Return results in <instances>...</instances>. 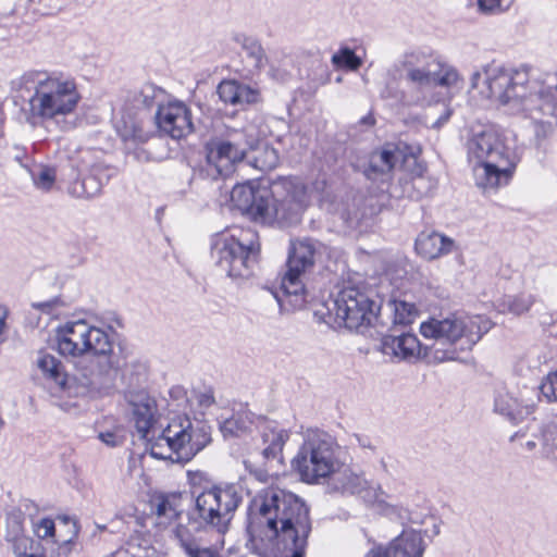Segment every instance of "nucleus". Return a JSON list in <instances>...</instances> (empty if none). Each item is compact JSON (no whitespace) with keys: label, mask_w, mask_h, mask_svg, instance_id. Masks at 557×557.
Segmentation results:
<instances>
[{"label":"nucleus","mask_w":557,"mask_h":557,"mask_svg":"<svg viewBox=\"0 0 557 557\" xmlns=\"http://www.w3.org/2000/svg\"><path fill=\"white\" fill-rule=\"evenodd\" d=\"M471 88L507 111L528 119L541 149L557 131V72L509 69L492 62L471 76Z\"/></svg>","instance_id":"nucleus-1"},{"label":"nucleus","mask_w":557,"mask_h":557,"mask_svg":"<svg viewBox=\"0 0 557 557\" xmlns=\"http://www.w3.org/2000/svg\"><path fill=\"white\" fill-rule=\"evenodd\" d=\"M311 530L310 508L298 495L271 486L252 498L247 531L261 553L304 557Z\"/></svg>","instance_id":"nucleus-2"},{"label":"nucleus","mask_w":557,"mask_h":557,"mask_svg":"<svg viewBox=\"0 0 557 557\" xmlns=\"http://www.w3.org/2000/svg\"><path fill=\"white\" fill-rule=\"evenodd\" d=\"M286 196L280 200L274 199L276 190L252 185L238 184L231 191L233 205L243 213L260 223L293 224L299 221L300 213L307 203V191L299 181H286L283 184Z\"/></svg>","instance_id":"nucleus-3"},{"label":"nucleus","mask_w":557,"mask_h":557,"mask_svg":"<svg viewBox=\"0 0 557 557\" xmlns=\"http://www.w3.org/2000/svg\"><path fill=\"white\" fill-rule=\"evenodd\" d=\"M36 367L51 393L57 396L99 395L108 391L114 380V363L97 358L79 361L72 376L64 372L57 357L45 351L38 352Z\"/></svg>","instance_id":"nucleus-4"},{"label":"nucleus","mask_w":557,"mask_h":557,"mask_svg":"<svg viewBox=\"0 0 557 557\" xmlns=\"http://www.w3.org/2000/svg\"><path fill=\"white\" fill-rule=\"evenodd\" d=\"M14 85L34 90L28 100L29 119L60 123L73 114L82 99L76 82L62 75L40 72L24 73Z\"/></svg>","instance_id":"nucleus-5"},{"label":"nucleus","mask_w":557,"mask_h":557,"mask_svg":"<svg viewBox=\"0 0 557 557\" xmlns=\"http://www.w3.org/2000/svg\"><path fill=\"white\" fill-rule=\"evenodd\" d=\"M468 158L470 162H475V184L484 191L496 190L507 185L520 161L515 149L492 127L474 134L469 139Z\"/></svg>","instance_id":"nucleus-6"},{"label":"nucleus","mask_w":557,"mask_h":557,"mask_svg":"<svg viewBox=\"0 0 557 557\" xmlns=\"http://www.w3.org/2000/svg\"><path fill=\"white\" fill-rule=\"evenodd\" d=\"M493 323L483 315L450 314L444 319L431 318L420 325L424 338L435 341L433 358L436 362L459 360V352L472 349L488 332Z\"/></svg>","instance_id":"nucleus-7"},{"label":"nucleus","mask_w":557,"mask_h":557,"mask_svg":"<svg viewBox=\"0 0 557 557\" xmlns=\"http://www.w3.org/2000/svg\"><path fill=\"white\" fill-rule=\"evenodd\" d=\"M151 456L173 462H187L211 442L210 426L188 416L174 417L160 434L151 435Z\"/></svg>","instance_id":"nucleus-8"},{"label":"nucleus","mask_w":557,"mask_h":557,"mask_svg":"<svg viewBox=\"0 0 557 557\" xmlns=\"http://www.w3.org/2000/svg\"><path fill=\"white\" fill-rule=\"evenodd\" d=\"M259 251L258 234L251 228L234 227L215 234L212 238L211 256L215 264L233 278L251 275Z\"/></svg>","instance_id":"nucleus-9"},{"label":"nucleus","mask_w":557,"mask_h":557,"mask_svg":"<svg viewBox=\"0 0 557 557\" xmlns=\"http://www.w3.org/2000/svg\"><path fill=\"white\" fill-rule=\"evenodd\" d=\"M339 460V445L329 433L308 429L304 442L292 460L302 482L317 484L332 474Z\"/></svg>","instance_id":"nucleus-10"},{"label":"nucleus","mask_w":557,"mask_h":557,"mask_svg":"<svg viewBox=\"0 0 557 557\" xmlns=\"http://www.w3.org/2000/svg\"><path fill=\"white\" fill-rule=\"evenodd\" d=\"M55 337L58 350L64 357H87L81 361L97 358L113 363V342L110 334L86 320L65 322L57 329Z\"/></svg>","instance_id":"nucleus-11"},{"label":"nucleus","mask_w":557,"mask_h":557,"mask_svg":"<svg viewBox=\"0 0 557 557\" xmlns=\"http://www.w3.org/2000/svg\"><path fill=\"white\" fill-rule=\"evenodd\" d=\"M315 244L310 239H299L290 243L287 259V270L282 277L278 292L274 297L282 309H300L306 304V287L304 277L314 264Z\"/></svg>","instance_id":"nucleus-12"},{"label":"nucleus","mask_w":557,"mask_h":557,"mask_svg":"<svg viewBox=\"0 0 557 557\" xmlns=\"http://www.w3.org/2000/svg\"><path fill=\"white\" fill-rule=\"evenodd\" d=\"M345 327L363 333L380 318L382 307L356 288H345L327 306Z\"/></svg>","instance_id":"nucleus-13"},{"label":"nucleus","mask_w":557,"mask_h":557,"mask_svg":"<svg viewBox=\"0 0 557 557\" xmlns=\"http://www.w3.org/2000/svg\"><path fill=\"white\" fill-rule=\"evenodd\" d=\"M242 503V494L235 485L213 486L201 492L195 500L201 521L220 533H225L235 510Z\"/></svg>","instance_id":"nucleus-14"},{"label":"nucleus","mask_w":557,"mask_h":557,"mask_svg":"<svg viewBox=\"0 0 557 557\" xmlns=\"http://www.w3.org/2000/svg\"><path fill=\"white\" fill-rule=\"evenodd\" d=\"M400 63L406 79L421 89L435 86L451 87L459 81L456 69L421 51L406 53Z\"/></svg>","instance_id":"nucleus-15"},{"label":"nucleus","mask_w":557,"mask_h":557,"mask_svg":"<svg viewBox=\"0 0 557 557\" xmlns=\"http://www.w3.org/2000/svg\"><path fill=\"white\" fill-rule=\"evenodd\" d=\"M256 138L245 132H236L228 139L212 141L208 146L206 171L213 180L230 176L236 163L242 162L252 148Z\"/></svg>","instance_id":"nucleus-16"},{"label":"nucleus","mask_w":557,"mask_h":557,"mask_svg":"<svg viewBox=\"0 0 557 557\" xmlns=\"http://www.w3.org/2000/svg\"><path fill=\"white\" fill-rule=\"evenodd\" d=\"M327 487L332 492L342 495H358L366 504V495L372 490H376L379 484H374L364 478L362 471L354 466L337 461L332 474L327 475Z\"/></svg>","instance_id":"nucleus-17"},{"label":"nucleus","mask_w":557,"mask_h":557,"mask_svg":"<svg viewBox=\"0 0 557 557\" xmlns=\"http://www.w3.org/2000/svg\"><path fill=\"white\" fill-rule=\"evenodd\" d=\"M159 129L173 139H181L193 132L191 112L182 101L159 106L156 113Z\"/></svg>","instance_id":"nucleus-18"},{"label":"nucleus","mask_w":557,"mask_h":557,"mask_svg":"<svg viewBox=\"0 0 557 557\" xmlns=\"http://www.w3.org/2000/svg\"><path fill=\"white\" fill-rule=\"evenodd\" d=\"M400 161L416 163V152L412 150L406 157L400 145L387 144L370 154L364 175L372 181H384Z\"/></svg>","instance_id":"nucleus-19"},{"label":"nucleus","mask_w":557,"mask_h":557,"mask_svg":"<svg viewBox=\"0 0 557 557\" xmlns=\"http://www.w3.org/2000/svg\"><path fill=\"white\" fill-rule=\"evenodd\" d=\"M424 550L422 534L413 529H407L388 545L371 548L364 557H422Z\"/></svg>","instance_id":"nucleus-20"},{"label":"nucleus","mask_w":557,"mask_h":557,"mask_svg":"<svg viewBox=\"0 0 557 557\" xmlns=\"http://www.w3.org/2000/svg\"><path fill=\"white\" fill-rule=\"evenodd\" d=\"M92 152L89 149L78 151L76 158H70L71 165L77 170L79 174H85L82 178V187L87 197L98 195L104 183L109 181L110 174L101 164H94Z\"/></svg>","instance_id":"nucleus-21"},{"label":"nucleus","mask_w":557,"mask_h":557,"mask_svg":"<svg viewBox=\"0 0 557 557\" xmlns=\"http://www.w3.org/2000/svg\"><path fill=\"white\" fill-rule=\"evenodd\" d=\"M128 403L133 408V420L143 438L150 441L154 433L156 401L146 393L131 394Z\"/></svg>","instance_id":"nucleus-22"},{"label":"nucleus","mask_w":557,"mask_h":557,"mask_svg":"<svg viewBox=\"0 0 557 557\" xmlns=\"http://www.w3.org/2000/svg\"><path fill=\"white\" fill-rule=\"evenodd\" d=\"M421 348L420 341L412 333L385 335L382 338L383 354L399 361L412 362L418 360L421 356Z\"/></svg>","instance_id":"nucleus-23"},{"label":"nucleus","mask_w":557,"mask_h":557,"mask_svg":"<svg viewBox=\"0 0 557 557\" xmlns=\"http://www.w3.org/2000/svg\"><path fill=\"white\" fill-rule=\"evenodd\" d=\"M388 499L389 496L380 484L376 490H372L366 495V504L389 520L400 523L417 522L406 504L392 503Z\"/></svg>","instance_id":"nucleus-24"},{"label":"nucleus","mask_w":557,"mask_h":557,"mask_svg":"<svg viewBox=\"0 0 557 557\" xmlns=\"http://www.w3.org/2000/svg\"><path fill=\"white\" fill-rule=\"evenodd\" d=\"M453 248L454 240L437 232H422L416 239L417 252L428 260L447 255Z\"/></svg>","instance_id":"nucleus-25"},{"label":"nucleus","mask_w":557,"mask_h":557,"mask_svg":"<svg viewBox=\"0 0 557 557\" xmlns=\"http://www.w3.org/2000/svg\"><path fill=\"white\" fill-rule=\"evenodd\" d=\"M218 95L224 103L245 106L258 100V91L236 81H223L218 86Z\"/></svg>","instance_id":"nucleus-26"},{"label":"nucleus","mask_w":557,"mask_h":557,"mask_svg":"<svg viewBox=\"0 0 557 557\" xmlns=\"http://www.w3.org/2000/svg\"><path fill=\"white\" fill-rule=\"evenodd\" d=\"M151 505L159 525L182 519L181 495L178 494H159L152 498Z\"/></svg>","instance_id":"nucleus-27"},{"label":"nucleus","mask_w":557,"mask_h":557,"mask_svg":"<svg viewBox=\"0 0 557 557\" xmlns=\"http://www.w3.org/2000/svg\"><path fill=\"white\" fill-rule=\"evenodd\" d=\"M534 302L535 297L532 294L505 295L497 300L496 308L500 313L521 315L528 312Z\"/></svg>","instance_id":"nucleus-28"},{"label":"nucleus","mask_w":557,"mask_h":557,"mask_svg":"<svg viewBox=\"0 0 557 557\" xmlns=\"http://www.w3.org/2000/svg\"><path fill=\"white\" fill-rule=\"evenodd\" d=\"M383 310L392 317L394 325H409L418 315L416 305L406 300L389 299Z\"/></svg>","instance_id":"nucleus-29"},{"label":"nucleus","mask_w":557,"mask_h":557,"mask_svg":"<svg viewBox=\"0 0 557 557\" xmlns=\"http://www.w3.org/2000/svg\"><path fill=\"white\" fill-rule=\"evenodd\" d=\"M248 150H252V152L250 156L247 153L245 158L248 159L251 166L259 171H271L278 164V153L273 147L263 144L255 148L253 144L252 148Z\"/></svg>","instance_id":"nucleus-30"},{"label":"nucleus","mask_w":557,"mask_h":557,"mask_svg":"<svg viewBox=\"0 0 557 557\" xmlns=\"http://www.w3.org/2000/svg\"><path fill=\"white\" fill-rule=\"evenodd\" d=\"M289 438V433L284 429L268 426L262 433L263 444L265 445L262 454L267 459L277 458Z\"/></svg>","instance_id":"nucleus-31"},{"label":"nucleus","mask_w":557,"mask_h":557,"mask_svg":"<svg viewBox=\"0 0 557 557\" xmlns=\"http://www.w3.org/2000/svg\"><path fill=\"white\" fill-rule=\"evenodd\" d=\"M494 410L510 420L520 419L517 397L509 392L504 391L497 393L494 401Z\"/></svg>","instance_id":"nucleus-32"},{"label":"nucleus","mask_w":557,"mask_h":557,"mask_svg":"<svg viewBox=\"0 0 557 557\" xmlns=\"http://www.w3.org/2000/svg\"><path fill=\"white\" fill-rule=\"evenodd\" d=\"M10 543L15 557H44L39 543L26 535Z\"/></svg>","instance_id":"nucleus-33"},{"label":"nucleus","mask_w":557,"mask_h":557,"mask_svg":"<svg viewBox=\"0 0 557 557\" xmlns=\"http://www.w3.org/2000/svg\"><path fill=\"white\" fill-rule=\"evenodd\" d=\"M24 516L21 511H11L7 516L5 539L8 542L24 536Z\"/></svg>","instance_id":"nucleus-34"},{"label":"nucleus","mask_w":557,"mask_h":557,"mask_svg":"<svg viewBox=\"0 0 557 557\" xmlns=\"http://www.w3.org/2000/svg\"><path fill=\"white\" fill-rule=\"evenodd\" d=\"M32 178L34 185L44 191L50 190L55 182V170L50 166H39L37 170L32 171Z\"/></svg>","instance_id":"nucleus-35"},{"label":"nucleus","mask_w":557,"mask_h":557,"mask_svg":"<svg viewBox=\"0 0 557 557\" xmlns=\"http://www.w3.org/2000/svg\"><path fill=\"white\" fill-rule=\"evenodd\" d=\"M332 63L337 67H347L357 71L362 61L350 48H342L337 53L333 54Z\"/></svg>","instance_id":"nucleus-36"},{"label":"nucleus","mask_w":557,"mask_h":557,"mask_svg":"<svg viewBox=\"0 0 557 557\" xmlns=\"http://www.w3.org/2000/svg\"><path fill=\"white\" fill-rule=\"evenodd\" d=\"M249 64L255 69H260L264 64L265 54L259 42L253 39H246L243 45Z\"/></svg>","instance_id":"nucleus-37"},{"label":"nucleus","mask_w":557,"mask_h":557,"mask_svg":"<svg viewBox=\"0 0 557 557\" xmlns=\"http://www.w3.org/2000/svg\"><path fill=\"white\" fill-rule=\"evenodd\" d=\"M517 397L519 416L522 419L525 416H529L534 411L537 405V394L534 389L524 388L519 392Z\"/></svg>","instance_id":"nucleus-38"},{"label":"nucleus","mask_w":557,"mask_h":557,"mask_svg":"<svg viewBox=\"0 0 557 557\" xmlns=\"http://www.w3.org/2000/svg\"><path fill=\"white\" fill-rule=\"evenodd\" d=\"M543 445L545 453L557 460V423H547L543 431Z\"/></svg>","instance_id":"nucleus-39"},{"label":"nucleus","mask_w":557,"mask_h":557,"mask_svg":"<svg viewBox=\"0 0 557 557\" xmlns=\"http://www.w3.org/2000/svg\"><path fill=\"white\" fill-rule=\"evenodd\" d=\"M249 428V422L239 416L225 419L221 424V432L226 436H238Z\"/></svg>","instance_id":"nucleus-40"},{"label":"nucleus","mask_w":557,"mask_h":557,"mask_svg":"<svg viewBox=\"0 0 557 557\" xmlns=\"http://www.w3.org/2000/svg\"><path fill=\"white\" fill-rule=\"evenodd\" d=\"M172 532L174 539L176 540L177 544L183 549V552L198 542V540L195 537L189 528L182 521H180L175 525Z\"/></svg>","instance_id":"nucleus-41"},{"label":"nucleus","mask_w":557,"mask_h":557,"mask_svg":"<svg viewBox=\"0 0 557 557\" xmlns=\"http://www.w3.org/2000/svg\"><path fill=\"white\" fill-rule=\"evenodd\" d=\"M541 394L548 403H557V370L549 372L540 385Z\"/></svg>","instance_id":"nucleus-42"},{"label":"nucleus","mask_w":557,"mask_h":557,"mask_svg":"<svg viewBox=\"0 0 557 557\" xmlns=\"http://www.w3.org/2000/svg\"><path fill=\"white\" fill-rule=\"evenodd\" d=\"M187 557H222L213 546H205L199 541L184 550Z\"/></svg>","instance_id":"nucleus-43"},{"label":"nucleus","mask_w":557,"mask_h":557,"mask_svg":"<svg viewBox=\"0 0 557 557\" xmlns=\"http://www.w3.org/2000/svg\"><path fill=\"white\" fill-rule=\"evenodd\" d=\"M54 521L50 518H42L34 525L35 534L42 540L54 536Z\"/></svg>","instance_id":"nucleus-44"},{"label":"nucleus","mask_w":557,"mask_h":557,"mask_svg":"<svg viewBox=\"0 0 557 557\" xmlns=\"http://www.w3.org/2000/svg\"><path fill=\"white\" fill-rule=\"evenodd\" d=\"M479 11L486 15L500 14L506 11L503 0H478Z\"/></svg>","instance_id":"nucleus-45"},{"label":"nucleus","mask_w":557,"mask_h":557,"mask_svg":"<svg viewBox=\"0 0 557 557\" xmlns=\"http://www.w3.org/2000/svg\"><path fill=\"white\" fill-rule=\"evenodd\" d=\"M156 98V89L152 85H147L140 89L136 97V102L144 108H150Z\"/></svg>","instance_id":"nucleus-46"},{"label":"nucleus","mask_w":557,"mask_h":557,"mask_svg":"<svg viewBox=\"0 0 557 557\" xmlns=\"http://www.w3.org/2000/svg\"><path fill=\"white\" fill-rule=\"evenodd\" d=\"M524 434H520V433H515L511 437H510V441L512 443H518L519 446L527 450V451H532L535 447H536V442L534 440H531V438H524Z\"/></svg>","instance_id":"nucleus-47"},{"label":"nucleus","mask_w":557,"mask_h":557,"mask_svg":"<svg viewBox=\"0 0 557 557\" xmlns=\"http://www.w3.org/2000/svg\"><path fill=\"white\" fill-rule=\"evenodd\" d=\"M98 438L104 443L106 445L110 447H114L119 445V438L114 432L107 431V432H100L98 434Z\"/></svg>","instance_id":"nucleus-48"},{"label":"nucleus","mask_w":557,"mask_h":557,"mask_svg":"<svg viewBox=\"0 0 557 557\" xmlns=\"http://www.w3.org/2000/svg\"><path fill=\"white\" fill-rule=\"evenodd\" d=\"M57 305L55 300L44 301V302H34L32 307L36 310H40L47 314L51 313Z\"/></svg>","instance_id":"nucleus-49"},{"label":"nucleus","mask_w":557,"mask_h":557,"mask_svg":"<svg viewBox=\"0 0 557 557\" xmlns=\"http://www.w3.org/2000/svg\"><path fill=\"white\" fill-rule=\"evenodd\" d=\"M198 403L203 408L210 407L214 403L213 393L211 391L200 393L198 395Z\"/></svg>","instance_id":"nucleus-50"},{"label":"nucleus","mask_w":557,"mask_h":557,"mask_svg":"<svg viewBox=\"0 0 557 557\" xmlns=\"http://www.w3.org/2000/svg\"><path fill=\"white\" fill-rule=\"evenodd\" d=\"M424 185H425V181H424V178L420 174L412 178V186L414 188H421ZM423 194H424V190L419 189V193H418L417 196L419 197V196H421Z\"/></svg>","instance_id":"nucleus-51"},{"label":"nucleus","mask_w":557,"mask_h":557,"mask_svg":"<svg viewBox=\"0 0 557 557\" xmlns=\"http://www.w3.org/2000/svg\"><path fill=\"white\" fill-rule=\"evenodd\" d=\"M7 317H8L7 308L3 306H0V335L4 331Z\"/></svg>","instance_id":"nucleus-52"},{"label":"nucleus","mask_w":557,"mask_h":557,"mask_svg":"<svg viewBox=\"0 0 557 557\" xmlns=\"http://www.w3.org/2000/svg\"><path fill=\"white\" fill-rule=\"evenodd\" d=\"M356 440L358 441L359 445L364 447V448H370V449H373L374 447L371 445V442L369 438L367 437H360V436H356Z\"/></svg>","instance_id":"nucleus-53"},{"label":"nucleus","mask_w":557,"mask_h":557,"mask_svg":"<svg viewBox=\"0 0 557 557\" xmlns=\"http://www.w3.org/2000/svg\"><path fill=\"white\" fill-rule=\"evenodd\" d=\"M132 136L135 138V139H139V140H143L144 137L141 136V134L139 133V129L137 127L134 128V132L132 134Z\"/></svg>","instance_id":"nucleus-54"},{"label":"nucleus","mask_w":557,"mask_h":557,"mask_svg":"<svg viewBox=\"0 0 557 557\" xmlns=\"http://www.w3.org/2000/svg\"><path fill=\"white\" fill-rule=\"evenodd\" d=\"M448 117H449V112H447V114L445 115V117H444V119L438 120V121L434 124V126H440L441 124H443L444 122H446V121L448 120Z\"/></svg>","instance_id":"nucleus-55"},{"label":"nucleus","mask_w":557,"mask_h":557,"mask_svg":"<svg viewBox=\"0 0 557 557\" xmlns=\"http://www.w3.org/2000/svg\"><path fill=\"white\" fill-rule=\"evenodd\" d=\"M363 122H364V123H370V124H373V123H374V121H373V119H372V117H367V119H364V120H363Z\"/></svg>","instance_id":"nucleus-56"}]
</instances>
